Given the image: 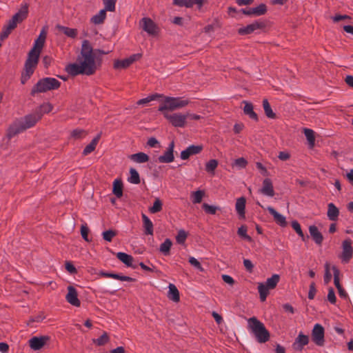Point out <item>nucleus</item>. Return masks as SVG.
Here are the masks:
<instances>
[{"mask_svg":"<svg viewBox=\"0 0 353 353\" xmlns=\"http://www.w3.org/2000/svg\"><path fill=\"white\" fill-rule=\"evenodd\" d=\"M101 54L105 52L101 50H94L90 42L85 40L82 43L81 53L78 56L75 63L66 66L67 72L72 76L78 74L92 75L98 67L97 52Z\"/></svg>","mask_w":353,"mask_h":353,"instance_id":"f257e3e1","label":"nucleus"},{"mask_svg":"<svg viewBox=\"0 0 353 353\" xmlns=\"http://www.w3.org/2000/svg\"><path fill=\"white\" fill-rule=\"evenodd\" d=\"M41 118V114L34 113L14 121L8 128L7 136L9 139L30 128Z\"/></svg>","mask_w":353,"mask_h":353,"instance_id":"f03ea898","label":"nucleus"},{"mask_svg":"<svg viewBox=\"0 0 353 353\" xmlns=\"http://www.w3.org/2000/svg\"><path fill=\"white\" fill-rule=\"evenodd\" d=\"M28 3L23 2L21 4L20 8L18 12L13 15L7 24L3 27L2 32L0 34V39L1 41L6 39L10 32L17 27V24L25 20L28 14Z\"/></svg>","mask_w":353,"mask_h":353,"instance_id":"7ed1b4c3","label":"nucleus"},{"mask_svg":"<svg viewBox=\"0 0 353 353\" xmlns=\"http://www.w3.org/2000/svg\"><path fill=\"white\" fill-rule=\"evenodd\" d=\"M248 329L255 339L260 343L269 341L270 332L263 323L256 317H251L248 320Z\"/></svg>","mask_w":353,"mask_h":353,"instance_id":"20e7f679","label":"nucleus"},{"mask_svg":"<svg viewBox=\"0 0 353 353\" xmlns=\"http://www.w3.org/2000/svg\"><path fill=\"white\" fill-rule=\"evenodd\" d=\"M60 86V82L51 77H46L39 80L32 88L31 94L37 92H45L49 90L57 89Z\"/></svg>","mask_w":353,"mask_h":353,"instance_id":"39448f33","label":"nucleus"},{"mask_svg":"<svg viewBox=\"0 0 353 353\" xmlns=\"http://www.w3.org/2000/svg\"><path fill=\"white\" fill-rule=\"evenodd\" d=\"M189 103V101L180 97H169L165 98L163 103L160 105L159 110L164 112L165 110L173 111L186 106Z\"/></svg>","mask_w":353,"mask_h":353,"instance_id":"423d86ee","label":"nucleus"},{"mask_svg":"<svg viewBox=\"0 0 353 353\" xmlns=\"http://www.w3.org/2000/svg\"><path fill=\"white\" fill-rule=\"evenodd\" d=\"M280 279L279 274H273L270 278H268L265 283H260L258 285V290L260 295L261 301H265L269 294V290H273L276 288Z\"/></svg>","mask_w":353,"mask_h":353,"instance_id":"0eeeda50","label":"nucleus"},{"mask_svg":"<svg viewBox=\"0 0 353 353\" xmlns=\"http://www.w3.org/2000/svg\"><path fill=\"white\" fill-rule=\"evenodd\" d=\"M46 38V32L44 30H41L38 38L34 41V46L28 54V60L34 63H38L41 50L44 46Z\"/></svg>","mask_w":353,"mask_h":353,"instance_id":"6e6552de","label":"nucleus"},{"mask_svg":"<svg viewBox=\"0 0 353 353\" xmlns=\"http://www.w3.org/2000/svg\"><path fill=\"white\" fill-rule=\"evenodd\" d=\"M164 117L171 124L177 128H183L186 124L187 115L181 113L169 114L164 112Z\"/></svg>","mask_w":353,"mask_h":353,"instance_id":"1a4fd4ad","label":"nucleus"},{"mask_svg":"<svg viewBox=\"0 0 353 353\" xmlns=\"http://www.w3.org/2000/svg\"><path fill=\"white\" fill-rule=\"evenodd\" d=\"M312 339L314 343L322 346L324 345V328L320 324H316L312 332Z\"/></svg>","mask_w":353,"mask_h":353,"instance_id":"9d476101","label":"nucleus"},{"mask_svg":"<svg viewBox=\"0 0 353 353\" xmlns=\"http://www.w3.org/2000/svg\"><path fill=\"white\" fill-rule=\"evenodd\" d=\"M343 252L341 255L342 261L347 263L350 261L353 254V248L352 246V241L350 239H345L342 244Z\"/></svg>","mask_w":353,"mask_h":353,"instance_id":"9b49d317","label":"nucleus"},{"mask_svg":"<svg viewBox=\"0 0 353 353\" xmlns=\"http://www.w3.org/2000/svg\"><path fill=\"white\" fill-rule=\"evenodd\" d=\"M140 24L144 31L149 34L155 35L158 32V27L150 18L144 17L140 21Z\"/></svg>","mask_w":353,"mask_h":353,"instance_id":"f8f14e48","label":"nucleus"},{"mask_svg":"<svg viewBox=\"0 0 353 353\" xmlns=\"http://www.w3.org/2000/svg\"><path fill=\"white\" fill-rule=\"evenodd\" d=\"M49 339L50 338L48 336H33L29 340V345L31 349L39 350L45 345Z\"/></svg>","mask_w":353,"mask_h":353,"instance_id":"ddd939ff","label":"nucleus"},{"mask_svg":"<svg viewBox=\"0 0 353 353\" xmlns=\"http://www.w3.org/2000/svg\"><path fill=\"white\" fill-rule=\"evenodd\" d=\"M141 57V54H134L130 57L123 59L117 60L114 63V67L118 68H126L130 66L132 63L139 60Z\"/></svg>","mask_w":353,"mask_h":353,"instance_id":"4468645a","label":"nucleus"},{"mask_svg":"<svg viewBox=\"0 0 353 353\" xmlns=\"http://www.w3.org/2000/svg\"><path fill=\"white\" fill-rule=\"evenodd\" d=\"M66 301L71 305L79 307L81 302L78 299V293L77 290L72 285L68 287V293L65 296Z\"/></svg>","mask_w":353,"mask_h":353,"instance_id":"2eb2a0df","label":"nucleus"},{"mask_svg":"<svg viewBox=\"0 0 353 353\" xmlns=\"http://www.w3.org/2000/svg\"><path fill=\"white\" fill-rule=\"evenodd\" d=\"M37 65V63H34L33 61L28 59L26 60L25 63V72L22 74L21 77V83L24 84L30 77V76L33 74L34 70Z\"/></svg>","mask_w":353,"mask_h":353,"instance_id":"dca6fc26","label":"nucleus"},{"mask_svg":"<svg viewBox=\"0 0 353 353\" xmlns=\"http://www.w3.org/2000/svg\"><path fill=\"white\" fill-rule=\"evenodd\" d=\"M174 148V143L172 141L166 151L164 152L163 155H161L158 157V161L160 163H171L174 161V157L173 154Z\"/></svg>","mask_w":353,"mask_h":353,"instance_id":"f3484780","label":"nucleus"},{"mask_svg":"<svg viewBox=\"0 0 353 353\" xmlns=\"http://www.w3.org/2000/svg\"><path fill=\"white\" fill-rule=\"evenodd\" d=\"M264 24L262 22L255 21L251 24L248 25L245 27L241 28L239 29V33L240 34H249L252 33L256 30L263 28Z\"/></svg>","mask_w":353,"mask_h":353,"instance_id":"a211bd4d","label":"nucleus"},{"mask_svg":"<svg viewBox=\"0 0 353 353\" xmlns=\"http://www.w3.org/2000/svg\"><path fill=\"white\" fill-rule=\"evenodd\" d=\"M117 257L128 267H131L134 268L137 267V263L134 261V258L131 255H129L124 252H117Z\"/></svg>","mask_w":353,"mask_h":353,"instance_id":"6ab92c4d","label":"nucleus"},{"mask_svg":"<svg viewBox=\"0 0 353 353\" xmlns=\"http://www.w3.org/2000/svg\"><path fill=\"white\" fill-rule=\"evenodd\" d=\"M309 342V338L307 336L300 333L297 338L295 339L294 343L292 345L293 348L295 350H301L303 347L306 345Z\"/></svg>","mask_w":353,"mask_h":353,"instance_id":"aec40b11","label":"nucleus"},{"mask_svg":"<svg viewBox=\"0 0 353 353\" xmlns=\"http://www.w3.org/2000/svg\"><path fill=\"white\" fill-rule=\"evenodd\" d=\"M144 234L152 236L154 234V225L152 221L145 214L141 215Z\"/></svg>","mask_w":353,"mask_h":353,"instance_id":"412c9836","label":"nucleus"},{"mask_svg":"<svg viewBox=\"0 0 353 353\" xmlns=\"http://www.w3.org/2000/svg\"><path fill=\"white\" fill-rule=\"evenodd\" d=\"M203 0H173V3L176 6L186 8H191L194 5H198L201 8L203 5Z\"/></svg>","mask_w":353,"mask_h":353,"instance_id":"4be33fe9","label":"nucleus"},{"mask_svg":"<svg viewBox=\"0 0 353 353\" xmlns=\"http://www.w3.org/2000/svg\"><path fill=\"white\" fill-rule=\"evenodd\" d=\"M260 192L268 196H273L274 195L273 185L270 179H265L263 180V186Z\"/></svg>","mask_w":353,"mask_h":353,"instance_id":"5701e85b","label":"nucleus"},{"mask_svg":"<svg viewBox=\"0 0 353 353\" xmlns=\"http://www.w3.org/2000/svg\"><path fill=\"white\" fill-rule=\"evenodd\" d=\"M266 210L273 216L274 221L281 226L286 225L285 216L277 212L272 207L268 206Z\"/></svg>","mask_w":353,"mask_h":353,"instance_id":"b1692460","label":"nucleus"},{"mask_svg":"<svg viewBox=\"0 0 353 353\" xmlns=\"http://www.w3.org/2000/svg\"><path fill=\"white\" fill-rule=\"evenodd\" d=\"M309 232L315 243L319 245L321 244L323 237L318 228L315 225H311L309 228Z\"/></svg>","mask_w":353,"mask_h":353,"instance_id":"393cba45","label":"nucleus"},{"mask_svg":"<svg viewBox=\"0 0 353 353\" xmlns=\"http://www.w3.org/2000/svg\"><path fill=\"white\" fill-rule=\"evenodd\" d=\"M56 28L58 30L59 32L63 33L70 38H75L77 35V30L76 29L70 28L60 25L57 26Z\"/></svg>","mask_w":353,"mask_h":353,"instance_id":"a878e982","label":"nucleus"},{"mask_svg":"<svg viewBox=\"0 0 353 353\" xmlns=\"http://www.w3.org/2000/svg\"><path fill=\"white\" fill-rule=\"evenodd\" d=\"M244 104L243 112L245 114L248 115L252 119L257 120V114L253 110V105L251 103L246 101H243Z\"/></svg>","mask_w":353,"mask_h":353,"instance_id":"bb28decb","label":"nucleus"},{"mask_svg":"<svg viewBox=\"0 0 353 353\" xmlns=\"http://www.w3.org/2000/svg\"><path fill=\"white\" fill-rule=\"evenodd\" d=\"M245 199L240 197L236 200L235 208L240 216H245Z\"/></svg>","mask_w":353,"mask_h":353,"instance_id":"cd10ccee","label":"nucleus"},{"mask_svg":"<svg viewBox=\"0 0 353 353\" xmlns=\"http://www.w3.org/2000/svg\"><path fill=\"white\" fill-rule=\"evenodd\" d=\"M327 208L328 218L331 221H336L339 214L338 208L332 203H329Z\"/></svg>","mask_w":353,"mask_h":353,"instance_id":"c85d7f7f","label":"nucleus"},{"mask_svg":"<svg viewBox=\"0 0 353 353\" xmlns=\"http://www.w3.org/2000/svg\"><path fill=\"white\" fill-rule=\"evenodd\" d=\"M130 159L134 162L143 163L147 162L149 160V157L143 152H138L131 154L130 156Z\"/></svg>","mask_w":353,"mask_h":353,"instance_id":"c756f323","label":"nucleus"},{"mask_svg":"<svg viewBox=\"0 0 353 353\" xmlns=\"http://www.w3.org/2000/svg\"><path fill=\"white\" fill-rule=\"evenodd\" d=\"M169 292H168V297L170 299L172 300L174 302H178L179 301V292L177 290L176 287L170 283L168 286Z\"/></svg>","mask_w":353,"mask_h":353,"instance_id":"7c9ffc66","label":"nucleus"},{"mask_svg":"<svg viewBox=\"0 0 353 353\" xmlns=\"http://www.w3.org/2000/svg\"><path fill=\"white\" fill-rule=\"evenodd\" d=\"M112 192L117 198H120L122 196L123 184L121 180L115 179L114 181Z\"/></svg>","mask_w":353,"mask_h":353,"instance_id":"2f4dec72","label":"nucleus"},{"mask_svg":"<svg viewBox=\"0 0 353 353\" xmlns=\"http://www.w3.org/2000/svg\"><path fill=\"white\" fill-rule=\"evenodd\" d=\"M101 137V134H99L95 138L92 139L91 143L88 144L83 150V154L84 155H88L91 153L96 148L97 144L98 143Z\"/></svg>","mask_w":353,"mask_h":353,"instance_id":"473e14b6","label":"nucleus"},{"mask_svg":"<svg viewBox=\"0 0 353 353\" xmlns=\"http://www.w3.org/2000/svg\"><path fill=\"white\" fill-rule=\"evenodd\" d=\"M107 10L105 8V9L101 10L98 14L92 17L91 21L94 24L102 23L105 19Z\"/></svg>","mask_w":353,"mask_h":353,"instance_id":"72a5a7b5","label":"nucleus"},{"mask_svg":"<svg viewBox=\"0 0 353 353\" xmlns=\"http://www.w3.org/2000/svg\"><path fill=\"white\" fill-rule=\"evenodd\" d=\"M172 245V242L170 239H166L163 243L161 244L159 250L165 256L170 254V250Z\"/></svg>","mask_w":353,"mask_h":353,"instance_id":"f704fd0d","label":"nucleus"},{"mask_svg":"<svg viewBox=\"0 0 353 353\" xmlns=\"http://www.w3.org/2000/svg\"><path fill=\"white\" fill-rule=\"evenodd\" d=\"M205 192L203 190H197L191 193V199L193 203H200L202 201Z\"/></svg>","mask_w":353,"mask_h":353,"instance_id":"c9c22d12","label":"nucleus"},{"mask_svg":"<svg viewBox=\"0 0 353 353\" xmlns=\"http://www.w3.org/2000/svg\"><path fill=\"white\" fill-rule=\"evenodd\" d=\"M303 133L309 143L310 146L313 147L315 141L314 132L311 129L304 128Z\"/></svg>","mask_w":353,"mask_h":353,"instance_id":"e433bc0d","label":"nucleus"},{"mask_svg":"<svg viewBox=\"0 0 353 353\" xmlns=\"http://www.w3.org/2000/svg\"><path fill=\"white\" fill-rule=\"evenodd\" d=\"M109 336L107 332H104L103 334L98 339H92V342L97 345H104L109 341Z\"/></svg>","mask_w":353,"mask_h":353,"instance_id":"4c0bfd02","label":"nucleus"},{"mask_svg":"<svg viewBox=\"0 0 353 353\" xmlns=\"http://www.w3.org/2000/svg\"><path fill=\"white\" fill-rule=\"evenodd\" d=\"M130 176L128 179L129 182L133 184H138L140 183L139 174L135 169L130 168Z\"/></svg>","mask_w":353,"mask_h":353,"instance_id":"58836bf2","label":"nucleus"},{"mask_svg":"<svg viewBox=\"0 0 353 353\" xmlns=\"http://www.w3.org/2000/svg\"><path fill=\"white\" fill-rule=\"evenodd\" d=\"M263 106L265 113V115L270 119L275 118V114L273 112L270 105L267 99H264L263 101Z\"/></svg>","mask_w":353,"mask_h":353,"instance_id":"ea45409f","label":"nucleus"},{"mask_svg":"<svg viewBox=\"0 0 353 353\" xmlns=\"http://www.w3.org/2000/svg\"><path fill=\"white\" fill-rule=\"evenodd\" d=\"M162 202L159 199H156L153 205L150 208L149 210L151 213H157L162 210Z\"/></svg>","mask_w":353,"mask_h":353,"instance_id":"a19ab883","label":"nucleus"},{"mask_svg":"<svg viewBox=\"0 0 353 353\" xmlns=\"http://www.w3.org/2000/svg\"><path fill=\"white\" fill-rule=\"evenodd\" d=\"M161 95L159 94H154L150 95L145 99H140L137 101L138 105H145L148 103L149 102L157 99L159 97H161Z\"/></svg>","mask_w":353,"mask_h":353,"instance_id":"79ce46f5","label":"nucleus"},{"mask_svg":"<svg viewBox=\"0 0 353 353\" xmlns=\"http://www.w3.org/2000/svg\"><path fill=\"white\" fill-rule=\"evenodd\" d=\"M52 105L51 104L44 103V104L41 105L39 107V110H37L35 112L41 114V116H42L43 114L50 112V111H52Z\"/></svg>","mask_w":353,"mask_h":353,"instance_id":"37998d69","label":"nucleus"},{"mask_svg":"<svg viewBox=\"0 0 353 353\" xmlns=\"http://www.w3.org/2000/svg\"><path fill=\"white\" fill-rule=\"evenodd\" d=\"M218 165V162L215 159H212L206 163V171L208 172H213Z\"/></svg>","mask_w":353,"mask_h":353,"instance_id":"c03bdc74","label":"nucleus"},{"mask_svg":"<svg viewBox=\"0 0 353 353\" xmlns=\"http://www.w3.org/2000/svg\"><path fill=\"white\" fill-rule=\"evenodd\" d=\"M333 273H334V283L337 289L341 288L342 286L340 284L339 282V270L335 267H332Z\"/></svg>","mask_w":353,"mask_h":353,"instance_id":"a18cd8bd","label":"nucleus"},{"mask_svg":"<svg viewBox=\"0 0 353 353\" xmlns=\"http://www.w3.org/2000/svg\"><path fill=\"white\" fill-rule=\"evenodd\" d=\"M187 236H188V234L185 230H179L176 236L177 243H179L180 244L184 243V242L186 240Z\"/></svg>","mask_w":353,"mask_h":353,"instance_id":"49530a36","label":"nucleus"},{"mask_svg":"<svg viewBox=\"0 0 353 353\" xmlns=\"http://www.w3.org/2000/svg\"><path fill=\"white\" fill-rule=\"evenodd\" d=\"M238 234L247 239L248 241H251V237L247 234V227L245 225H241L238 230Z\"/></svg>","mask_w":353,"mask_h":353,"instance_id":"de8ad7c7","label":"nucleus"},{"mask_svg":"<svg viewBox=\"0 0 353 353\" xmlns=\"http://www.w3.org/2000/svg\"><path fill=\"white\" fill-rule=\"evenodd\" d=\"M203 209L205 210L206 213L210 214H214L216 212L217 208L213 205H210L208 203H203L202 205Z\"/></svg>","mask_w":353,"mask_h":353,"instance_id":"09e8293b","label":"nucleus"},{"mask_svg":"<svg viewBox=\"0 0 353 353\" xmlns=\"http://www.w3.org/2000/svg\"><path fill=\"white\" fill-rule=\"evenodd\" d=\"M253 12L254 15L259 16L263 14L266 11V6L264 4H261L256 8H253Z\"/></svg>","mask_w":353,"mask_h":353,"instance_id":"8fccbe9b","label":"nucleus"},{"mask_svg":"<svg viewBox=\"0 0 353 353\" xmlns=\"http://www.w3.org/2000/svg\"><path fill=\"white\" fill-rule=\"evenodd\" d=\"M105 8L108 11H114L115 9V3L117 0H102Z\"/></svg>","mask_w":353,"mask_h":353,"instance_id":"3c124183","label":"nucleus"},{"mask_svg":"<svg viewBox=\"0 0 353 353\" xmlns=\"http://www.w3.org/2000/svg\"><path fill=\"white\" fill-rule=\"evenodd\" d=\"M103 238L107 241H111L112 238L116 236V232L113 230H107L103 232Z\"/></svg>","mask_w":353,"mask_h":353,"instance_id":"603ef678","label":"nucleus"},{"mask_svg":"<svg viewBox=\"0 0 353 353\" xmlns=\"http://www.w3.org/2000/svg\"><path fill=\"white\" fill-rule=\"evenodd\" d=\"M331 279L332 274L330 272V264L326 263L325 265L324 282L327 284L331 281Z\"/></svg>","mask_w":353,"mask_h":353,"instance_id":"864d4df0","label":"nucleus"},{"mask_svg":"<svg viewBox=\"0 0 353 353\" xmlns=\"http://www.w3.org/2000/svg\"><path fill=\"white\" fill-rule=\"evenodd\" d=\"M110 278L116 279V280H119L121 281H133V279L130 276H122V275H119L118 274H114V273H112V276H110Z\"/></svg>","mask_w":353,"mask_h":353,"instance_id":"5fc2aeb1","label":"nucleus"},{"mask_svg":"<svg viewBox=\"0 0 353 353\" xmlns=\"http://www.w3.org/2000/svg\"><path fill=\"white\" fill-rule=\"evenodd\" d=\"M292 227L299 234V236H300L302 238L304 237V234L301 230V225L296 221H294L292 222Z\"/></svg>","mask_w":353,"mask_h":353,"instance_id":"6e6d98bb","label":"nucleus"},{"mask_svg":"<svg viewBox=\"0 0 353 353\" xmlns=\"http://www.w3.org/2000/svg\"><path fill=\"white\" fill-rule=\"evenodd\" d=\"M86 134L85 131L81 129H76L72 131V136L74 139H81Z\"/></svg>","mask_w":353,"mask_h":353,"instance_id":"4d7b16f0","label":"nucleus"},{"mask_svg":"<svg viewBox=\"0 0 353 353\" xmlns=\"http://www.w3.org/2000/svg\"><path fill=\"white\" fill-rule=\"evenodd\" d=\"M89 229L86 225H82L81 227V234L83 239L86 241H90L88 239Z\"/></svg>","mask_w":353,"mask_h":353,"instance_id":"13d9d810","label":"nucleus"},{"mask_svg":"<svg viewBox=\"0 0 353 353\" xmlns=\"http://www.w3.org/2000/svg\"><path fill=\"white\" fill-rule=\"evenodd\" d=\"M189 263L192 265L194 266V268H196V269L198 270H203V268L201 265V263H199V261L195 259L194 257L193 256H190L189 258Z\"/></svg>","mask_w":353,"mask_h":353,"instance_id":"bf43d9fd","label":"nucleus"},{"mask_svg":"<svg viewBox=\"0 0 353 353\" xmlns=\"http://www.w3.org/2000/svg\"><path fill=\"white\" fill-rule=\"evenodd\" d=\"M188 148L191 155L198 154L202 150V147L199 145H190Z\"/></svg>","mask_w":353,"mask_h":353,"instance_id":"052dcab7","label":"nucleus"},{"mask_svg":"<svg viewBox=\"0 0 353 353\" xmlns=\"http://www.w3.org/2000/svg\"><path fill=\"white\" fill-rule=\"evenodd\" d=\"M327 300L332 304L336 303V296L333 288H330L328 291Z\"/></svg>","mask_w":353,"mask_h":353,"instance_id":"680f3d73","label":"nucleus"},{"mask_svg":"<svg viewBox=\"0 0 353 353\" xmlns=\"http://www.w3.org/2000/svg\"><path fill=\"white\" fill-rule=\"evenodd\" d=\"M147 144L148 146H150L151 148H157V147L159 146V141H157V139H155L154 137L150 138L148 141Z\"/></svg>","mask_w":353,"mask_h":353,"instance_id":"e2e57ef3","label":"nucleus"},{"mask_svg":"<svg viewBox=\"0 0 353 353\" xmlns=\"http://www.w3.org/2000/svg\"><path fill=\"white\" fill-rule=\"evenodd\" d=\"M316 293L315 284L312 283L310 285V290L308 293V298L310 299H313Z\"/></svg>","mask_w":353,"mask_h":353,"instance_id":"0e129e2a","label":"nucleus"},{"mask_svg":"<svg viewBox=\"0 0 353 353\" xmlns=\"http://www.w3.org/2000/svg\"><path fill=\"white\" fill-rule=\"evenodd\" d=\"M235 165L241 168H245L247 165V161L243 158H239L235 161Z\"/></svg>","mask_w":353,"mask_h":353,"instance_id":"69168bd1","label":"nucleus"},{"mask_svg":"<svg viewBox=\"0 0 353 353\" xmlns=\"http://www.w3.org/2000/svg\"><path fill=\"white\" fill-rule=\"evenodd\" d=\"M221 276H222L223 281L225 283H226L229 285H233L234 283V280L230 276L227 275V274H223Z\"/></svg>","mask_w":353,"mask_h":353,"instance_id":"338daca9","label":"nucleus"},{"mask_svg":"<svg viewBox=\"0 0 353 353\" xmlns=\"http://www.w3.org/2000/svg\"><path fill=\"white\" fill-rule=\"evenodd\" d=\"M243 265H244L245 268H246V270H248L250 272H251L252 270V268L254 267L252 261H250L249 259H244Z\"/></svg>","mask_w":353,"mask_h":353,"instance_id":"774afa93","label":"nucleus"}]
</instances>
